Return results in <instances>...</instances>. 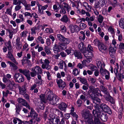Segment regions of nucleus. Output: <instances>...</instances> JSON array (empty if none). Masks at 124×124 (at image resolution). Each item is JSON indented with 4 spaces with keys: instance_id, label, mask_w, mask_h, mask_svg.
I'll use <instances>...</instances> for the list:
<instances>
[{
    "instance_id": "10",
    "label": "nucleus",
    "mask_w": 124,
    "mask_h": 124,
    "mask_svg": "<svg viewBox=\"0 0 124 124\" xmlns=\"http://www.w3.org/2000/svg\"><path fill=\"white\" fill-rule=\"evenodd\" d=\"M100 107L104 112H107L110 115L112 114L111 110L106 104L104 103L101 104L100 105Z\"/></svg>"
},
{
    "instance_id": "9",
    "label": "nucleus",
    "mask_w": 124,
    "mask_h": 124,
    "mask_svg": "<svg viewBox=\"0 0 124 124\" xmlns=\"http://www.w3.org/2000/svg\"><path fill=\"white\" fill-rule=\"evenodd\" d=\"M92 113L93 114L94 116L93 118L94 122H93V120L92 121V122L94 123V124H101L102 123L100 122L99 119L100 117L96 111L93 110Z\"/></svg>"
},
{
    "instance_id": "54",
    "label": "nucleus",
    "mask_w": 124,
    "mask_h": 124,
    "mask_svg": "<svg viewBox=\"0 0 124 124\" xmlns=\"http://www.w3.org/2000/svg\"><path fill=\"white\" fill-rule=\"evenodd\" d=\"M104 19L103 17L101 15H99L98 19V21L100 23H102Z\"/></svg>"
},
{
    "instance_id": "33",
    "label": "nucleus",
    "mask_w": 124,
    "mask_h": 124,
    "mask_svg": "<svg viewBox=\"0 0 124 124\" xmlns=\"http://www.w3.org/2000/svg\"><path fill=\"white\" fill-rule=\"evenodd\" d=\"M11 75L9 74H7L5 76H4L3 77L2 79L3 81V82L5 83H6V82L7 81H7L6 80L7 79V80H10L9 79L11 78Z\"/></svg>"
},
{
    "instance_id": "61",
    "label": "nucleus",
    "mask_w": 124,
    "mask_h": 124,
    "mask_svg": "<svg viewBox=\"0 0 124 124\" xmlns=\"http://www.w3.org/2000/svg\"><path fill=\"white\" fill-rule=\"evenodd\" d=\"M102 7L101 4H100V3H99V2L96 3L95 5V8L96 9L98 8L99 10Z\"/></svg>"
},
{
    "instance_id": "8",
    "label": "nucleus",
    "mask_w": 124,
    "mask_h": 124,
    "mask_svg": "<svg viewBox=\"0 0 124 124\" xmlns=\"http://www.w3.org/2000/svg\"><path fill=\"white\" fill-rule=\"evenodd\" d=\"M19 72L22 74H23L27 78V79L29 80L31 78L30 77V71L27 69L23 70L21 69H19L18 70Z\"/></svg>"
},
{
    "instance_id": "47",
    "label": "nucleus",
    "mask_w": 124,
    "mask_h": 124,
    "mask_svg": "<svg viewBox=\"0 0 124 124\" xmlns=\"http://www.w3.org/2000/svg\"><path fill=\"white\" fill-rule=\"evenodd\" d=\"M88 95H89V98L92 100L96 96L95 95V93H90V92H87Z\"/></svg>"
},
{
    "instance_id": "18",
    "label": "nucleus",
    "mask_w": 124,
    "mask_h": 124,
    "mask_svg": "<svg viewBox=\"0 0 124 124\" xmlns=\"http://www.w3.org/2000/svg\"><path fill=\"white\" fill-rule=\"evenodd\" d=\"M12 51H10L8 52L7 56L16 65L18 64V62L16 61L14 57L11 52Z\"/></svg>"
},
{
    "instance_id": "46",
    "label": "nucleus",
    "mask_w": 124,
    "mask_h": 124,
    "mask_svg": "<svg viewBox=\"0 0 124 124\" xmlns=\"http://www.w3.org/2000/svg\"><path fill=\"white\" fill-rule=\"evenodd\" d=\"M80 72V70H78L77 69L75 68L73 70L72 73L74 76H77L79 74Z\"/></svg>"
},
{
    "instance_id": "58",
    "label": "nucleus",
    "mask_w": 124,
    "mask_h": 124,
    "mask_svg": "<svg viewBox=\"0 0 124 124\" xmlns=\"http://www.w3.org/2000/svg\"><path fill=\"white\" fill-rule=\"evenodd\" d=\"M85 52H88V51L93 52V48L90 45H88L87 48V50H86L85 48Z\"/></svg>"
},
{
    "instance_id": "59",
    "label": "nucleus",
    "mask_w": 124,
    "mask_h": 124,
    "mask_svg": "<svg viewBox=\"0 0 124 124\" xmlns=\"http://www.w3.org/2000/svg\"><path fill=\"white\" fill-rule=\"evenodd\" d=\"M61 9H60L59 12L60 13L62 14L63 15L65 14L66 13V11L65 9L63 7H62V6H61V8H60Z\"/></svg>"
},
{
    "instance_id": "38",
    "label": "nucleus",
    "mask_w": 124,
    "mask_h": 124,
    "mask_svg": "<svg viewBox=\"0 0 124 124\" xmlns=\"http://www.w3.org/2000/svg\"><path fill=\"white\" fill-rule=\"evenodd\" d=\"M62 22L67 23L69 20L67 16L66 15H64L60 20Z\"/></svg>"
},
{
    "instance_id": "57",
    "label": "nucleus",
    "mask_w": 124,
    "mask_h": 124,
    "mask_svg": "<svg viewBox=\"0 0 124 124\" xmlns=\"http://www.w3.org/2000/svg\"><path fill=\"white\" fill-rule=\"evenodd\" d=\"M45 31L46 32L49 33H52L53 32V30L51 28H46Z\"/></svg>"
},
{
    "instance_id": "12",
    "label": "nucleus",
    "mask_w": 124,
    "mask_h": 124,
    "mask_svg": "<svg viewBox=\"0 0 124 124\" xmlns=\"http://www.w3.org/2000/svg\"><path fill=\"white\" fill-rule=\"evenodd\" d=\"M6 80H7L6 81H7L6 83H9L7 85L8 89L14 92V91L13 90V87L16 85L14 81L13 80L11 81L10 80H7V79Z\"/></svg>"
},
{
    "instance_id": "62",
    "label": "nucleus",
    "mask_w": 124,
    "mask_h": 124,
    "mask_svg": "<svg viewBox=\"0 0 124 124\" xmlns=\"http://www.w3.org/2000/svg\"><path fill=\"white\" fill-rule=\"evenodd\" d=\"M29 61H30L26 59V58H24L22 60V64L23 65L24 64L28 62Z\"/></svg>"
},
{
    "instance_id": "14",
    "label": "nucleus",
    "mask_w": 124,
    "mask_h": 124,
    "mask_svg": "<svg viewBox=\"0 0 124 124\" xmlns=\"http://www.w3.org/2000/svg\"><path fill=\"white\" fill-rule=\"evenodd\" d=\"M105 98L106 100L110 102L111 105L114 106H115V101L114 98L110 95L109 93L106 95Z\"/></svg>"
},
{
    "instance_id": "48",
    "label": "nucleus",
    "mask_w": 124,
    "mask_h": 124,
    "mask_svg": "<svg viewBox=\"0 0 124 124\" xmlns=\"http://www.w3.org/2000/svg\"><path fill=\"white\" fill-rule=\"evenodd\" d=\"M57 38L59 41L62 42L65 37L61 34H59L57 35Z\"/></svg>"
},
{
    "instance_id": "39",
    "label": "nucleus",
    "mask_w": 124,
    "mask_h": 124,
    "mask_svg": "<svg viewBox=\"0 0 124 124\" xmlns=\"http://www.w3.org/2000/svg\"><path fill=\"white\" fill-rule=\"evenodd\" d=\"M104 68L101 69L100 70V72L101 75L103 76H105L106 74H108V72H109L106 70L104 69Z\"/></svg>"
},
{
    "instance_id": "36",
    "label": "nucleus",
    "mask_w": 124,
    "mask_h": 124,
    "mask_svg": "<svg viewBox=\"0 0 124 124\" xmlns=\"http://www.w3.org/2000/svg\"><path fill=\"white\" fill-rule=\"evenodd\" d=\"M80 2V0H77V1H75L74 2H71L72 6L73 7H75L77 9H78L79 7V3Z\"/></svg>"
},
{
    "instance_id": "55",
    "label": "nucleus",
    "mask_w": 124,
    "mask_h": 124,
    "mask_svg": "<svg viewBox=\"0 0 124 124\" xmlns=\"http://www.w3.org/2000/svg\"><path fill=\"white\" fill-rule=\"evenodd\" d=\"M7 47L8 50L10 51H12L11 44V42L8 41V42L7 44Z\"/></svg>"
},
{
    "instance_id": "1",
    "label": "nucleus",
    "mask_w": 124,
    "mask_h": 124,
    "mask_svg": "<svg viewBox=\"0 0 124 124\" xmlns=\"http://www.w3.org/2000/svg\"><path fill=\"white\" fill-rule=\"evenodd\" d=\"M82 117L85 120L86 124H94L92 122L93 118L90 115L88 110L85 108L82 110Z\"/></svg>"
},
{
    "instance_id": "40",
    "label": "nucleus",
    "mask_w": 124,
    "mask_h": 124,
    "mask_svg": "<svg viewBox=\"0 0 124 124\" xmlns=\"http://www.w3.org/2000/svg\"><path fill=\"white\" fill-rule=\"evenodd\" d=\"M92 101L93 103L96 104H98L101 103L100 99L97 98L96 96Z\"/></svg>"
},
{
    "instance_id": "27",
    "label": "nucleus",
    "mask_w": 124,
    "mask_h": 124,
    "mask_svg": "<svg viewBox=\"0 0 124 124\" xmlns=\"http://www.w3.org/2000/svg\"><path fill=\"white\" fill-rule=\"evenodd\" d=\"M7 63L9 64L10 67L11 68V69L14 70H16L18 69V67L16 65V64H15L12 62L8 61Z\"/></svg>"
},
{
    "instance_id": "4",
    "label": "nucleus",
    "mask_w": 124,
    "mask_h": 124,
    "mask_svg": "<svg viewBox=\"0 0 124 124\" xmlns=\"http://www.w3.org/2000/svg\"><path fill=\"white\" fill-rule=\"evenodd\" d=\"M43 61L42 59H40L39 60V62L42 64L41 66L42 68L43 69H46L47 70H49L51 68V67L49 64L50 63L49 61L47 59H46Z\"/></svg>"
},
{
    "instance_id": "15",
    "label": "nucleus",
    "mask_w": 124,
    "mask_h": 124,
    "mask_svg": "<svg viewBox=\"0 0 124 124\" xmlns=\"http://www.w3.org/2000/svg\"><path fill=\"white\" fill-rule=\"evenodd\" d=\"M49 91L48 92L46 95V97L45 98V95L44 94H41L39 96L41 101V104L43 106V103H44L48 102L47 97L48 94H49Z\"/></svg>"
},
{
    "instance_id": "13",
    "label": "nucleus",
    "mask_w": 124,
    "mask_h": 124,
    "mask_svg": "<svg viewBox=\"0 0 124 124\" xmlns=\"http://www.w3.org/2000/svg\"><path fill=\"white\" fill-rule=\"evenodd\" d=\"M56 82L58 87L61 89H63L66 86L65 82L63 81L62 79H57Z\"/></svg>"
},
{
    "instance_id": "6",
    "label": "nucleus",
    "mask_w": 124,
    "mask_h": 124,
    "mask_svg": "<svg viewBox=\"0 0 124 124\" xmlns=\"http://www.w3.org/2000/svg\"><path fill=\"white\" fill-rule=\"evenodd\" d=\"M90 92V93H95L98 96H102V95L101 93V91L98 88H95L94 87L91 85L89 87V90L87 92Z\"/></svg>"
},
{
    "instance_id": "25",
    "label": "nucleus",
    "mask_w": 124,
    "mask_h": 124,
    "mask_svg": "<svg viewBox=\"0 0 124 124\" xmlns=\"http://www.w3.org/2000/svg\"><path fill=\"white\" fill-rule=\"evenodd\" d=\"M19 90V93L20 94L23 95L26 92V90L24 87L19 86L18 87Z\"/></svg>"
},
{
    "instance_id": "44",
    "label": "nucleus",
    "mask_w": 124,
    "mask_h": 124,
    "mask_svg": "<svg viewBox=\"0 0 124 124\" xmlns=\"http://www.w3.org/2000/svg\"><path fill=\"white\" fill-rule=\"evenodd\" d=\"M61 5L59 3L57 2L56 4L54 5L53 6V8L54 10H57V9H59L61 8Z\"/></svg>"
},
{
    "instance_id": "45",
    "label": "nucleus",
    "mask_w": 124,
    "mask_h": 124,
    "mask_svg": "<svg viewBox=\"0 0 124 124\" xmlns=\"http://www.w3.org/2000/svg\"><path fill=\"white\" fill-rule=\"evenodd\" d=\"M44 49L45 52L47 55H50L51 54V52L50 50L48 47L46 46H45Z\"/></svg>"
},
{
    "instance_id": "5",
    "label": "nucleus",
    "mask_w": 124,
    "mask_h": 124,
    "mask_svg": "<svg viewBox=\"0 0 124 124\" xmlns=\"http://www.w3.org/2000/svg\"><path fill=\"white\" fill-rule=\"evenodd\" d=\"M15 81L18 83L23 82L24 80L23 76L19 73H16L13 76Z\"/></svg>"
},
{
    "instance_id": "30",
    "label": "nucleus",
    "mask_w": 124,
    "mask_h": 124,
    "mask_svg": "<svg viewBox=\"0 0 124 124\" xmlns=\"http://www.w3.org/2000/svg\"><path fill=\"white\" fill-rule=\"evenodd\" d=\"M96 64L98 68L100 69L104 68L105 65L104 63H101V62L99 60L96 61Z\"/></svg>"
},
{
    "instance_id": "41",
    "label": "nucleus",
    "mask_w": 124,
    "mask_h": 124,
    "mask_svg": "<svg viewBox=\"0 0 124 124\" xmlns=\"http://www.w3.org/2000/svg\"><path fill=\"white\" fill-rule=\"evenodd\" d=\"M22 106L21 105H18L16 106V113L17 114H19V112L21 109Z\"/></svg>"
},
{
    "instance_id": "35",
    "label": "nucleus",
    "mask_w": 124,
    "mask_h": 124,
    "mask_svg": "<svg viewBox=\"0 0 124 124\" xmlns=\"http://www.w3.org/2000/svg\"><path fill=\"white\" fill-rule=\"evenodd\" d=\"M7 30H8V32L9 33V38L10 39H11L12 38L13 35L17 32V28L15 29H14L13 31H15L14 32L11 31L10 30H8V29H7Z\"/></svg>"
},
{
    "instance_id": "43",
    "label": "nucleus",
    "mask_w": 124,
    "mask_h": 124,
    "mask_svg": "<svg viewBox=\"0 0 124 124\" xmlns=\"http://www.w3.org/2000/svg\"><path fill=\"white\" fill-rule=\"evenodd\" d=\"M53 50L55 53H57L59 51H60V49L59 48L58 45H55L54 46Z\"/></svg>"
},
{
    "instance_id": "53",
    "label": "nucleus",
    "mask_w": 124,
    "mask_h": 124,
    "mask_svg": "<svg viewBox=\"0 0 124 124\" xmlns=\"http://www.w3.org/2000/svg\"><path fill=\"white\" fill-rule=\"evenodd\" d=\"M86 57V59L85 60L86 62H89L91 61L92 60V58L93 57H90V56H87V55L84 56Z\"/></svg>"
},
{
    "instance_id": "19",
    "label": "nucleus",
    "mask_w": 124,
    "mask_h": 124,
    "mask_svg": "<svg viewBox=\"0 0 124 124\" xmlns=\"http://www.w3.org/2000/svg\"><path fill=\"white\" fill-rule=\"evenodd\" d=\"M20 38L19 37H18L16 40V48L18 50L21 49L22 47V45L21 42L20 41Z\"/></svg>"
},
{
    "instance_id": "29",
    "label": "nucleus",
    "mask_w": 124,
    "mask_h": 124,
    "mask_svg": "<svg viewBox=\"0 0 124 124\" xmlns=\"http://www.w3.org/2000/svg\"><path fill=\"white\" fill-rule=\"evenodd\" d=\"M30 116H31L32 118L34 119L38 115V114L36 113L35 111L32 108L31 109V111L30 112Z\"/></svg>"
},
{
    "instance_id": "2",
    "label": "nucleus",
    "mask_w": 124,
    "mask_h": 124,
    "mask_svg": "<svg viewBox=\"0 0 124 124\" xmlns=\"http://www.w3.org/2000/svg\"><path fill=\"white\" fill-rule=\"evenodd\" d=\"M48 102L53 105H56L59 103V98L56 95H53L52 92L49 91L47 97Z\"/></svg>"
},
{
    "instance_id": "24",
    "label": "nucleus",
    "mask_w": 124,
    "mask_h": 124,
    "mask_svg": "<svg viewBox=\"0 0 124 124\" xmlns=\"http://www.w3.org/2000/svg\"><path fill=\"white\" fill-rule=\"evenodd\" d=\"M116 48L112 47H110L109 49V54L110 56H115Z\"/></svg>"
},
{
    "instance_id": "42",
    "label": "nucleus",
    "mask_w": 124,
    "mask_h": 124,
    "mask_svg": "<svg viewBox=\"0 0 124 124\" xmlns=\"http://www.w3.org/2000/svg\"><path fill=\"white\" fill-rule=\"evenodd\" d=\"M119 25L121 28L124 29V19H121L119 21Z\"/></svg>"
},
{
    "instance_id": "52",
    "label": "nucleus",
    "mask_w": 124,
    "mask_h": 124,
    "mask_svg": "<svg viewBox=\"0 0 124 124\" xmlns=\"http://www.w3.org/2000/svg\"><path fill=\"white\" fill-rule=\"evenodd\" d=\"M101 43V41L96 39L94 40L93 41L94 44L96 46H98V47Z\"/></svg>"
},
{
    "instance_id": "17",
    "label": "nucleus",
    "mask_w": 124,
    "mask_h": 124,
    "mask_svg": "<svg viewBox=\"0 0 124 124\" xmlns=\"http://www.w3.org/2000/svg\"><path fill=\"white\" fill-rule=\"evenodd\" d=\"M64 65V70H66L67 68L66 63L64 61L61 60L60 61L58 64V65L59 68L60 69H63V68Z\"/></svg>"
},
{
    "instance_id": "26",
    "label": "nucleus",
    "mask_w": 124,
    "mask_h": 124,
    "mask_svg": "<svg viewBox=\"0 0 124 124\" xmlns=\"http://www.w3.org/2000/svg\"><path fill=\"white\" fill-rule=\"evenodd\" d=\"M78 79L82 84L88 86L89 84L87 83V80L85 78L81 77H78Z\"/></svg>"
},
{
    "instance_id": "21",
    "label": "nucleus",
    "mask_w": 124,
    "mask_h": 124,
    "mask_svg": "<svg viewBox=\"0 0 124 124\" xmlns=\"http://www.w3.org/2000/svg\"><path fill=\"white\" fill-rule=\"evenodd\" d=\"M69 27L70 29L71 32L72 33L77 31V29H78L79 28V27L75 25H70Z\"/></svg>"
},
{
    "instance_id": "32",
    "label": "nucleus",
    "mask_w": 124,
    "mask_h": 124,
    "mask_svg": "<svg viewBox=\"0 0 124 124\" xmlns=\"http://www.w3.org/2000/svg\"><path fill=\"white\" fill-rule=\"evenodd\" d=\"M59 48L61 50H65L67 48V46L66 45H65L63 43H59L58 45Z\"/></svg>"
},
{
    "instance_id": "22",
    "label": "nucleus",
    "mask_w": 124,
    "mask_h": 124,
    "mask_svg": "<svg viewBox=\"0 0 124 124\" xmlns=\"http://www.w3.org/2000/svg\"><path fill=\"white\" fill-rule=\"evenodd\" d=\"M78 47L81 52L83 53L85 52V47L83 43L81 42L79 44Z\"/></svg>"
},
{
    "instance_id": "56",
    "label": "nucleus",
    "mask_w": 124,
    "mask_h": 124,
    "mask_svg": "<svg viewBox=\"0 0 124 124\" xmlns=\"http://www.w3.org/2000/svg\"><path fill=\"white\" fill-rule=\"evenodd\" d=\"M90 69L92 71H95L97 70V67L94 65L91 64L89 65Z\"/></svg>"
},
{
    "instance_id": "64",
    "label": "nucleus",
    "mask_w": 124,
    "mask_h": 124,
    "mask_svg": "<svg viewBox=\"0 0 124 124\" xmlns=\"http://www.w3.org/2000/svg\"><path fill=\"white\" fill-rule=\"evenodd\" d=\"M79 26L81 29H84L87 27V25L84 23H81L80 24Z\"/></svg>"
},
{
    "instance_id": "37",
    "label": "nucleus",
    "mask_w": 124,
    "mask_h": 124,
    "mask_svg": "<svg viewBox=\"0 0 124 124\" xmlns=\"http://www.w3.org/2000/svg\"><path fill=\"white\" fill-rule=\"evenodd\" d=\"M39 28L38 27H35L32 28L31 29L32 34H35L36 33V32L39 31Z\"/></svg>"
},
{
    "instance_id": "31",
    "label": "nucleus",
    "mask_w": 124,
    "mask_h": 124,
    "mask_svg": "<svg viewBox=\"0 0 124 124\" xmlns=\"http://www.w3.org/2000/svg\"><path fill=\"white\" fill-rule=\"evenodd\" d=\"M73 54L74 55L75 57H77L78 59H81L82 58L81 54L79 51L75 50L74 51Z\"/></svg>"
},
{
    "instance_id": "60",
    "label": "nucleus",
    "mask_w": 124,
    "mask_h": 124,
    "mask_svg": "<svg viewBox=\"0 0 124 124\" xmlns=\"http://www.w3.org/2000/svg\"><path fill=\"white\" fill-rule=\"evenodd\" d=\"M119 69V65L117 63H116L115 68L114 69V72L116 75H117L118 73V70Z\"/></svg>"
},
{
    "instance_id": "23",
    "label": "nucleus",
    "mask_w": 124,
    "mask_h": 124,
    "mask_svg": "<svg viewBox=\"0 0 124 124\" xmlns=\"http://www.w3.org/2000/svg\"><path fill=\"white\" fill-rule=\"evenodd\" d=\"M98 48L99 50L102 53H104V51L107 50V47L102 42L99 46Z\"/></svg>"
},
{
    "instance_id": "49",
    "label": "nucleus",
    "mask_w": 124,
    "mask_h": 124,
    "mask_svg": "<svg viewBox=\"0 0 124 124\" xmlns=\"http://www.w3.org/2000/svg\"><path fill=\"white\" fill-rule=\"evenodd\" d=\"M118 80L122 81V80L124 78V75L123 74H121L118 73V75H116Z\"/></svg>"
},
{
    "instance_id": "50",
    "label": "nucleus",
    "mask_w": 124,
    "mask_h": 124,
    "mask_svg": "<svg viewBox=\"0 0 124 124\" xmlns=\"http://www.w3.org/2000/svg\"><path fill=\"white\" fill-rule=\"evenodd\" d=\"M93 52L89 51L86 52L85 53H83L84 54V55L85 56V55H87V56H90V57H93Z\"/></svg>"
},
{
    "instance_id": "11",
    "label": "nucleus",
    "mask_w": 124,
    "mask_h": 124,
    "mask_svg": "<svg viewBox=\"0 0 124 124\" xmlns=\"http://www.w3.org/2000/svg\"><path fill=\"white\" fill-rule=\"evenodd\" d=\"M36 4L38 7V11L39 13L41 14H44V10H45L48 7V5H46L44 6H42L38 2L36 3Z\"/></svg>"
},
{
    "instance_id": "34",
    "label": "nucleus",
    "mask_w": 124,
    "mask_h": 124,
    "mask_svg": "<svg viewBox=\"0 0 124 124\" xmlns=\"http://www.w3.org/2000/svg\"><path fill=\"white\" fill-rule=\"evenodd\" d=\"M104 85H101L100 87L101 90L106 95L109 93V92L107 88L104 86Z\"/></svg>"
},
{
    "instance_id": "20",
    "label": "nucleus",
    "mask_w": 124,
    "mask_h": 124,
    "mask_svg": "<svg viewBox=\"0 0 124 124\" xmlns=\"http://www.w3.org/2000/svg\"><path fill=\"white\" fill-rule=\"evenodd\" d=\"M67 105L65 103L62 102L59 105L58 108L59 109L62 111H66Z\"/></svg>"
},
{
    "instance_id": "63",
    "label": "nucleus",
    "mask_w": 124,
    "mask_h": 124,
    "mask_svg": "<svg viewBox=\"0 0 124 124\" xmlns=\"http://www.w3.org/2000/svg\"><path fill=\"white\" fill-rule=\"evenodd\" d=\"M70 41L69 39L65 38L62 42H63L64 44H68L70 43Z\"/></svg>"
},
{
    "instance_id": "3",
    "label": "nucleus",
    "mask_w": 124,
    "mask_h": 124,
    "mask_svg": "<svg viewBox=\"0 0 124 124\" xmlns=\"http://www.w3.org/2000/svg\"><path fill=\"white\" fill-rule=\"evenodd\" d=\"M31 69L32 71L30 72V74L31 76L32 77H34L37 74H42V69L38 66L37 65Z\"/></svg>"
},
{
    "instance_id": "51",
    "label": "nucleus",
    "mask_w": 124,
    "mask_h": 124,
    "mask_svg": "<svg viewBox=\"0 0 124 124\" xmlns=\"http://www.w3.org/2000/svg\"><path fill=\"white\" fill-rule=\"evenodd\" d=\"M37 42L39 43L40 42L41 44H43L44 43V39L41 36H39L37 38Z\"/></svg>"
},
{
    "instance_id": "28",
    "label": "nucleus",
    "mask_w": 124,
    "mask_h": 124,
    "mask_svg": "<svg viewBox=\"0 0 124 124\" xmlns=\"http://www.w3.org/2000/svg\"><path fill=\"white\" fill-rule=\"evenodd\" d=\"M74 51L70 47H69L65 50V52L67 53V55H72L73 54Z\"/></svg>"
},
{
    "instance_id": "16",
    "label": "nucleus",
    "mask_w": 124,
    "mask_h": 124,
    "mask_svg": "<svg viewBox=\"0 0 124 124\" xmlns=\"http://www.w3.org/2000/svg\"><path fill=\"white\" fill-rule=\"evenodd\" d=\"M97 112L102 121H107L108 117L106 114L103 113L102 112Z\"/></svg>"
},
{
    "instance_id": "7",
    "label": "nucleus",
    "mask_w": 124,
    "mask_h": 124,
    "mask_svg": "<svg viewBox=\"0 0 124 124\" xmlns=\"http://www.w3.org/2000/svg\"><path fill=\"white\" fill-rule=\"evenodd\" d=\"M17 101L19 103H21L23 105L29 109H31V107L29 105L24 99L21 97H19L17 99Z\"/></svg>"
}]
</instances>
